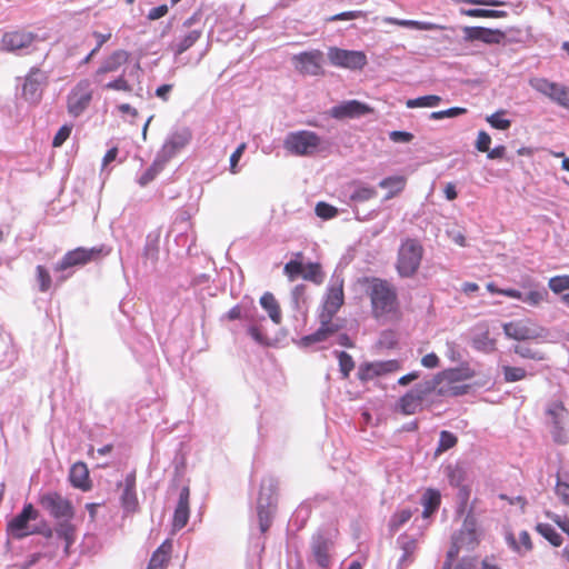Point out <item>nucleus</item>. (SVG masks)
I'll use <instances>...</instances> for the list:
<instances>
[{
	"label": "nucleus",
	"mask_w": 569,
	"mask_h": 569,
	"mask_svg": "<svg viewBox=\"0 0 569 569\" xmlns=\"http://www.w3.org/2000/svg\"><path fill=\"white\" fill-rule=\"evenodd\" d=\"M39 505L54 519L71 520L74 517L72 502L57 491L41 495Z\"/></svg>",
	"instance_id": "0eeeda50"
},
{
	"label": "nucleus",
	"mask_w": 569,
	"mask_h": 569,
	"mask_svg": "<svg viewBox=\"0 0 569 569\" xmlns=\"http://www.w3.org/2000/svg\"><path fill=\"white\" fill-rule=\"evenodd\" d=\"M458 442V438L450 431L442 430L440 432L438 447L436 449V453L440 455L451 448H453Z\"/></svg>",
	"instance_id": "a18cd8bd"
},
{
	"label": "nucleus",
	"mask_w": 569,
	"mask_h": 569,
	"mask_svg": "<svg viewBox=\"0 0 569 569\" xmlns=\"http://www.w3.org/2000/svg\"><path fill=\"white\" fill-rule=\"evenodd\" d=\"M482 331L472 339L475 349L482 352H492L496 349V340L489 337V329L487 325H479Z\"/></svg>",
	"instance_id": "f704fd0d"
},
{
	"label": "nucleus",
	"mask_w": 569,
	"mask_h": 569,
	"mask_svg": "<svg viewBox=\"0 0 569 569\" xmlns=\"http://www.w3.org/2000/svg\"><path fill=\"white\" fill-rule=\"evenodd\" d=\"M437 387L438 380H427L418 383L398 400L396 409L405 416L420 412L423 409V402Z\"/></svg>",
	"instance_id": "7ed1b4c3"
},
{
	"label": "nucleus",
	"mask_w": 569,
	"mask_h": 569,
	"mask_svg": "<svg viewBox=\"0 0 569 569\" xmlns=\"http://www.w3.org/2000/svg\"><path fill=\"white\" fill-rule=\"evenodd\" d=\"M366 12L361 10H355V11H345L341 13H337L335 16L326 18V22H335L340 20H353L359 18H366Z\"/></svg>",
	"instance_id": "6e6d98bb"
},
{
	"label": "nucleus",
	"mask_w": 569,
	"mask_h": 569,
	"mask_svg": "<svg viewBox=\"0 0 569 569\" xmlns=\"http://www.w3.org/2000/svg\"><path fill=\"white\" fill-rule=\"evenodd\" d=\"M56 533L59 538L66 541V552H68L70 546L76 540V527L70 522V520H63L56 528Z\"/></svg>",
	"instance_id": "e433bc0d"
},
{
	"label": "nucleus",
	"mask_w": 569,
	"mask_h": 569,
	"mask_svg": "<svg viewBox=\"0 0 569 569\" xmlns=\"http://www.w3.org/2000/svg\"><path fill=\"white\" fill-rule=\"evenodd\" d=\"M333 542L321 535L312 537L311 540V553L317 565L323 569H328L331 563V549Z\"/></svg>",
	"instance_id": "a211bd4d"
},
{
	"label": "nucleus",
	"mask_w": 569,
	"mask_h": 569,
	"mask_svg": "<svg viewBox=\"0 0 569 569\" xmlns=\"http://www.w3.org/2000/svg\"><path fill=\"white\" fill-rule=\"evenodd\" d=\"M423 247L419 240L413 238L405 239L397 254L396 270L401 278L413 277L421 264L423 258Z\"/></svg>",
	"instance_id": "f03ea898"
},
{
	"label": "nucleus",
	"mask_w": 569,
	"mask_h": 569,
	"mask_svg": "<svg viewBox=\"0 0 569 569\" xmlns=\"http://www.w3.org/2000/svg\"><path fill=\"white\" fill-rule=\"evenodd\" d=\"M465 38L468 41H481L487 44L501 43L506 34L499 29H489L485 27H466L463 29Z\"/></svg>",
	"instance_id": "f3484780"
},
{
	"label": "nucleus",
	"mask_w": 569,
	"mask_h": 569,
	"mask_svg": "<svg viewBox=\"0 0 569 569\" xmlns=\"http://www.w3.org/2000/svg\"><path fill=\"white\" fill-rule=\"evenodd\" d=\"M36 279L38 281L40 292H47L51 289L52 279L49 270L44 266L39 264L36 267Z\"/></svg>",
	"instance_id": "c03bdc74"
},
{
	"label": "nucleus",
	"mask_w": 569,
	"mask_h": 569,
	"mask_svg": "<svg viewBox=\"0 0 569 569\" xmlns=\"http://www.w3.org/2000/svg\"><path fill=\"white\" fill-rule=\"evenodd\" d=\"M383 21L388 24H395V26L416 29V30L429 31V30L443 29L442 26H439V24H436L432 22H423V21H416V20H402V19L392 18V17H386L383 19Z\"/></svg>",
	"instance_id": "7c9ffc66"
},
{
	"label": "nucleus",
	"mask_w": 569,
	"mask_h": 569,
	"mask_svg": "<svg viewBox=\"0 0 569 569\" xmlns=\"http://www.w3.org/2000/svg\"><path fill=\"white\" fill-rule=\"evenodd\" d=\"M373 109L358 100H349L335 106L330 110L331 117L336 119L357 118L363 114L371 113Z\"/></svg>",
	"instance_id": "6ab92c4d"
},
{
	"label": "nucleus",
	"mask_w": 569,
	"mask_h": 569,
	"mask_svg": "<svg viewBox=\"0 0 569 569\" xmlns=\"http://www.w3.org/2000/svg\"><path fill=\"white\" fill-rule=\"evenodd\" d=\"M302 278L316 284H321L325 280V273L322 272L321 264L318 262L307 263L303 268Z\"/></svg>",
	"instance_id": "ea45409f"
},
{
	"label": "nucleus",
	"mask_w": 569,
	"mask_h": 569,
	"mask_svg": "<svg viewBox=\"0 0 569 569\" xmlns=\"http://www.w3.org/2000/svg\"><path fill=\"white\" fill-rule=\"evenodd\" d=\"M328 59L332 66L350 70H361L368 62L365 52L337 47L328 49Z\"/></svg>",
	"instance_id": "1a4fd4ad"
},
{
	"label": "nucleus",
	"mask_w": 569,
	"mask_h": 569,
	"mask_svg": "<svg viewBox=\"0 0 569 569\" xmlns=\"http://www.w3.org/2000/svg\"><path fill=\"white\" fill-rule=\"evenodd\" d=\"M380 376L376 362L363 365L359 368L358 377L361 381H368Z\"/></svg>",
	"instance_id": "5fc2aeb1"
},
{
	"label": "nucleus",
	"mask_w": 569,
	"mask_h": 569,
	"mask_svg": "<svg viewBox=\"0 0 569 569\" xmlns=\"http://www.w3.org/2000/svg\"><path fill=\"white\" fill-rule=\"evenodd\" d=\"M503 331L508 338L518 341H546L548 336L546 328L529 319L507 322L503 325Z\"/></svg>",
	"instance_id": "20e7f679"
},
{
	"label": "nucleus",
	"mask_w": 569,
	"mask_h": 569,
	"mask_svg": "<svg viewBox=\"0 0 569 569\" xmlns=\"http://www.w3.org/2000/svg\"><path fill=\"white\" fill-rule=\"evenodd\" d=\"M441 502L440 492L436 489H427L422 495L421 505L423 506L422 516L425 518L430 517L433 512L437 511Z\"/></svg>",
	"instance_id": "473e14b6"
},
{
	"label": "nucleus",
	"mask_w": 569,
	"mask_h": 569,
	"mask_svg": "<svg viewBox=\"0 0 569 569\" xmlns=\"http://www.w3.org/2000/svg\"><path fill=\"white\" fill-rule=\"evenodd\" d=\"M441 569H476V559L472 557L461 558L455 567L443 563Z\"/></svg>",
	"instance_id": "338daca9"
},
{
	"label": "nucleus",
	"mask_w": 569,
	"mask_h": 569,
	"mask_svg": "<svg viewBox=\"0 0 569 569\" xmlns=\"http://www.w3.org/2000/svg\"><path fill=\"white\" fill-rule=\"evenodd\" d=\"M412 512L410 509H402L392 515L389 521V528L391 531H398L406 522L410 520Z\"/></svg>",
	"instance_id": "49530a36"
},
{
	"label": "nucleus",
	"mask_w": 569,
	"mask_h": 569,
	"mask_svg": "<svg viewBox=\"0 0 569 569\" xmlns=\"http://www.w3.org/2000/svg\"><path fill=\"white\" fill-rule=\"evenodd\" d=\"M34 38L33 33L27 31L7 32L2 37V46L9 51H14L29 47Z\"/></svg>",
	"instance_id": "393cba45"
},
{
	"label": "nucleus",
	"mask_w": 569,
	"mask_h": 569,
	"mask_svg": "<svg viewBox=\"0 0 569 569\" xmlns=\"http://www.w3.org/2000/svg\"><path fill=\"white\" fill-rule=\"evenodd\" d=\"M351 186L353 187V191L350 194V201L352 202H367L377 196V190L375 187L367 186L358 181H353Z\"/></svg>",
	"instance_id": "72a5a7b5"
},
{
	"label": "nucleus",
	"mask_w": 569,
	"mask_h": 569,
	"mask_svg": "<svg viewBox=\"0 0 569 569\" xmlns=\"http://www.w3.org/2000/svg\"><path fill=\"white\" fill-rule=\"evenodd\" d=\"M343 303V279L340 277H333L327 290L321 312L336 315Z\"/></svg>",
	"instance_id": "4468645a"
},
{
	"label": "nucleus",
	"mask_w": 569,
	"mask_h": 569,
	"mask_svg": "<svg viewBox=\"0 0 569 569\" xmlns=\"http://www.w3.org/2000/svg\"><path fill=\"white\" fill-rule=\"evenodd\" d=\"M337 357L339 360V368L342 373V377L348 378L350 372L355 368V361H353L352 357L349 353H347L346 351L337 352Z\"/></svg>",
	"instance_id": "3c124183"
},
{
	"label": "nucleus",
	"mask_w": 569,
	"mask_h": 569,
	"mask_svg": "<svg viewBox=\"0 0 569 569\" xmlns=\"http://www.w3.org/2000/svg\"><path fill=\"white\" fill-rule=\"evenodd\" d=\"M202 32L200 30H192L184 34L181 39H179L174 46V53L180 56L190 49L201 37Z\"/></svg>",
	"instance_id": "4c0bfd02"
},
{
	"label": "nucleus",
	"mask_w": 569,
	"mask_h": 569,
	"mask_svg": "<svg viewBox=\"0 0 569 569\" xmlns=\"http://www.w3.org/2000/svg\"><path fill=\"white\" fill-rule=\"evenodd\" d=\"M366 292L371 303V315L376 320H397L400 318V303L397 289L381 278H365Z\"/></svg>",
	"instance_id": "f257e3e1"
},
{
	"label": "nucleus",
	"mask_w": 569,
	"mask_h": 569,
	"mask_svg": "<svg viewBox=\"0 0 569 569\" xmlns=\"http://www.w3.org/2000/svg\"><path fill=\"white\" fill-rule=\"evenodd\" d=\"M548 287L555 293H561L566 290H569V276L562 274L550 278Z\"/></svg>",
	"instance_id": "603ef678"
},
{
	"label": "nucleus",
	"mask_w": 569,
	"mask_h": 569,
	"mask_svg": "<svg viewBox=\"0 0 569 569\" xmlns=\"http://www.w3.org/2000/svg\"><path fill=\"white\" fill-rule=\"evenodd\" d=\"M129 52L122 49L113 51L108 58L104 59V61L101 63V66L97 69L94 73V79L97 81H100L101 77L109 73L117 71L123 63H126L129 60Z\"/></svg>",
	"instance_id": "5701e85b"
},
{
	"label": "nucleus",
	"mask_w": 569,
	"mask_h": 569,
	"mask_svg": "<svg viewBox=\"0 0 569 569\" xmlns=\"http://www.w3.org/2000/svg\"><path fill=\"white\" fill-rule=\"evenodd\" d=\"M556 495L560 498V500L569 506V483L565 481L558 480L556 483Z\"/></svg>",
	"instance_id": "774afa93"
},
{
	"label": "nucleus",
	"mask_w": 569,
	"mask_h": 569,
	"mask_svg": "<svg viewBox=\"0 0 569 569\" xmlns=\"http://www.w3.org/2000/svg\"><path fill=\"white\" fill-rule=\"evenodd\" d=\"M316 213L322 219H332L338 214V209L329 203L319 202L316 206Z\"/></svg>",
	"instance_id": "bf43d9fd"
},
{
	"label": "nucleus",
	"mask_w": 569,
	"mask_h": 569,
	"mask_svg": "<svg viewBox=\"0 0 569 569\" xmlns=\"http://www.w3.org/2000/svg\"><path fill=\"white\" fill-rule=\"evenodd\" d=\"M104 89H107V90L123 91V92H131L132 91L131 84L128 82V80L123 76H120L116 80L108 82L104 86Z\"/></svg>",
	"instance_id": "052dcab7"
},
{
	"label": "nucleus",
	"mask_w": 569,
	"mask_h": 569,
	"mask_svg": "<svg viewBox=\"0 0 569 569\" xmlns=\"http://www.w3.org/2000/svg\"><path fill=\"white\" fill-rule=\"evenodd\" d=\"M440 101H441V98L439 96L429 94V96H423V97H419L416 99H409L406 102V106L410 109L431 108V107H437L440 103Z\"/></svg>",
	"instance_id": "79ce46f5"
},
{
	"label": "nucleus",
	"mask_w": 569,
	"mask_h": 569,
	"mask_svg": "<svg viewBox=\"0 0 569 569\" xmlns=\"http://www.w3.org/2000/svg\"><path fill=\"white\" fill-rule=\"evenodd\" d=\"M475 376L476 372L470 368V366L467 362H465L457 368L446 369L437 373L432 380H438V386L442 381H446L449 385H453L456 382L472 379Z\"/></svg>",
	"instance_id": "4be33fe9"
},
{
	"label": "nucleus",
	"mask_w": 569,
	"mask_h": 569,
	"mask_svg": "<svg viewBox=\"0 0 569 569\" xmlns=\"http://www.w3.org/2000/svg\"><path fill=\"white\" fill-rule=\"evenodd\" d=\"M320 143L321 139L316 132L301 130L289 133L283 146L293 154L308 156L316 152Z\"/></svg>",
	"instance_id": "423d86ee"
},
{
	"label": "nucleus",
	"mask_w": 569,
	"mask_h": 569,
	"mask_svg": "<svg viewBox=\"0 0 569 569\" xmlns=\"http://www.w3.org/2000/svg\"><path fill=\"white\" fill-rule=\"evenodd\" d=\"M513 352L521 357L522 359H529L535 361H543L547 359L545 352L537 350L529 345H516L513 347Z\"/></svg>",
	"instance_id": "58836bf2"
},
{
	"label": "nucleus",
	"mask_w": 569,
	"mask_h": 569,
	"mask_svg": "<svg viewBox=\"0 0 569 569\" xmlns=\"http://www.w3.org/2000/svg\"><path fill=\"white\" fill-rule=\"evenodd\" d=\"M567 413V408L562 401H553L547 409V415L550 417L552 425L557 423L558 421H560V423H565Z\"/></svg>",
	"instance_id": "37998d69"
},
{
	"label": "nucleus",
	"mask_w": 569,
	"mask_h": 569,
	"mask_svg": "<svg viewBox=\"0 0 569 569\" xmlns=\"http://www.w3.org/2000/svg\"><path fill=\"white\" fill-rule=\"evenodd\" d=\"M48 81V74L40 68H31L22 87L26 99L37 101L41 97L42 87Z\"/></svg>",
	"instance_id": "2eb2a0df"
},
{
	"label": "nucleus",
	"mask_w": 569,
	"mask_h": 569,
	"mask_svg": "<svg viewBox=\"0 0 569 569\" xmlns=\"http://www.w3.org/2000/svg\"><path fill=\"white\" fill-rule=\"evenodd\" d=\"M335 316L336 315L328 313V312H320V315H319L320 327L318 328V330L316 332L305 336L301 339V342L305 346H309V345H312L316 342L325 341L330 336L336 333L340 329V326L332 321Z\"/></svg>",
	"instance_id": "dca6fc26"
},
{
	"label": "nucleus",
	"mask_w": 569,
	"mask_h": 569,
	"mask_svg": "<svg viewBox=\"0 0 569 569\" xmlns=\"http://www.w3.org/2000/svg\"><path fill=\"white\" fill-rule=\"evenodd\" d=\"M92 99L91 82L88 79L78 81L67 96L68 113L74 118L80 117L89 108Z\"/></svg>",
	"instance_id": "39448f33"
},
{
	"label": "nucleus",
	"mask_w": 569,
	"mask_h": 569,
	"mask_svg": "<svg viewBox=\"0 0 569 569\" xmlns=\"http://www.w3.org/2000/svg\"><path fill=\"white\" fill-rule=\"evenodd\" d=\"M553 102L569 110V87L558 83V89Z\"/></svg>",
	"instance_id": "13d9d810"
},
{
	"label": "nucleus",
	"mask_w": 569,
	"mask_h": 569,
	"mask_svg": "<svg viewBox=\"0 0 569 569\" xmlns=\"http://www.w3.org/2000/svg\"><path fill=\"white\" fill-rule=\"evenodd\" d=\"M466 112H467V110L465 108L453 107V108L442 110V111H435L430 114V118L435 119V120H440L443 118L457 117V116L463 114Z\"/></svg>",
	"instance_id": "0e129e2a"
},
{
	"label": "nucleus",
	"mask_w": 569,
	"mask_h": 569,
	"mask_svg": "<svg viewBox=\"0 0 569 569\" xmlns=\"http://www.w3.org/2000/svg\"><path fill=\"white\" fill-rule=\"evenodd\" d=\"M268 491H269V495L267 497V503L263 505V490H264V487L261 488V491H260V496H259V499H258V518H259V526H260V530L261 532H267L271 526V522H272V513H273V509L276 508V500L272 498V496L276 495V491H277V485L273 480H269L268 481V487H267Z\"/></svg>",
	"instance_id": "ddd939ff"
},
{
	"label": "nucleus",
	"mask_w": 569,
	"mask_h": 569,
	"mask_svg": "<svg viewBox=\"0 0 569 569\" xmlns=\"http://www.w3.org/2000/svg\"><path fill=\"white\" fill-rule=\"evenodd\" d=\"M305 266L300 260H290L283 267V273L290 281L296 280L298 277H302Z\"/></svg>",
	"instance_id": "8fccbe9b"
},
{
	"label": "nucleus",
	"mask_w": 569,
	"mask_h": 569,
	"mask_svg": "<svg viewBox=\"0 0 569 569\" xmlns=\"http://www.w3.org/2000/svg\"><path fill=\"white\" fill-rule=\"evenodd\" d=\"M376 363L380 376L398 371L401 368V365L398 360L378 361Z\"/></svg>",
	"instance_id": "69168bd1"
},
{
	"label": "nucleus",
	"mask_w": 569,
	"mask_h": 569,
	"mask_svg": "<svg viewBox=\"0 0 569 569\" xmlns=\"http://www.w3.org/2000/svg\"><path fill=\"white\" fill-rule=\"evenodd\" d=\"M503 114H505L503 110L497 111L496 113L489 116L487 118V121L495 129L507 130L510 128L511 121L509 119L502 118Z\"/></svg>",
	"instance_id": "864d4df0"
},
{
	"label": "nucleus",
	"mask_w": 569,
	"mask_h": 569,
	"mask_svg": "<svg viewBox=\"0 0 569 569\" xmlns=\"http://www.w3.org/2000/svg\"><path fill=\"white\" fill-rule=\"evenodd\" d=\"M171 550V542L163 541L152 553L147 569H164L170 560Z\"/></svg>",
	"instance_id": "bb28decb"
},
{
	"label": "nucleus",
	"mask_w": 569,
	"mask_h": 569,
	"mask_svg": "<svg viewBox=\"0 0 569 569\" xmlns=\"http://www.w3.org/2000/svg\"><path fill=\"white\" fill-rule=\"evenodd\" d=\"M69 479L74 488H79L83 491L91 489L89 470L84 462L79 461L72 465Z\"/></svg>",
	"instance_id": "a878e982"
},
{
	"label": "nucleus",
	"mask_w": 569,
	"mask_h": 569,
	"mask_svg": "<svg viewBox=\"0 0 569 569\" xmlns=\"http://www.w3.org/2000/svg\"><path fill=\"white\" fill-rule=\"evenodd\" d=\"M38 511L31 503L24 505L22 511L14 516L7 525V533L13 539H22L30 535L28 522L38 518ZM33 533V531H31Z\"/></svg>",
	"instance_id": "f8f14e48"
},
{
	"label": "nucleus",
	"mask_w": 569,
	"mask_h": 569,
	"mask_svg": "<svg viewBox=\"0 0 569 569\" xmlns=\"http://www.w3.org/2000/svg\"><path fill=\"white\" fill-rule=\"evenodd\" d=\"M547 297V291L542 290H533L527 293L526 296L522 295V301L530 305V306H539Z\"/></svg>",
	"instance_id": "e2e57ef3"
},
{
	"label": "nucleus",
	"mask_w": 569,
	"mask_h": 569,
	"mask_svg": "<svg viewBox=\"0 0 569 569\" xmlns=\"http://www.w3.org/2000/svg\"><path fill=\"white\" fill-rule=\"evenodd\" d=\"M463 13L471 18H505L508 16L506 11L492 9H469Z\"/></svg>",
	"instance_id": "de8ad7c7"
},
{
	"label": "nucleus",
	"mask_w": 569,
	"mask_h": 569,
	"mask_svg": "<svg viewBox=\"0 0 569 569\" xmlns=\"http://www.w3.org/2000/svg\"><path fill=\"white\" fill-rule=\"evenodd\" d=\"M71 131H72V126L71 124H63L58 130L56 136L53 137L52 146L54 148L61 147L67 141V139L70 137Z\"/></svg>",
	"instance_id": "680f3d73"
},
{
	"label": "nucleus",
	"mask_w": 569,
	"mask_h": 569,
	"mask_svg": "<svg viewBox=\"0 0 569 569\" xmlns=\"http://www.w3.org/2000/svg\"><path fill=\"white\" fill-rule=\"evenodd\" d=\"M551 436L553 441L558 445H567L569 442V437L565 430V426L563 423H560V421L552 425Z\"/></svg>",
	"instance_id": "4d7b16f0"
},
{
	"label": "nucleus",
	"mask_w": 569,
	"mask_h": 569,
	"mask_svg": "<svg viewBox=\"0 0 569 569\" xmlns=\"http://www.w3.org/2000/svg\"><path fill=\"white\" fill-rule=\"evenodd\" d=\"M190 516V489L184 486L179 495V500L172 518L173 530H181L187 526Z\"/></svg>",
	"instance_id": "aec40b11"
},
{
	"label": "nucleus",
	"mask_w": 569,
	"mask_h": 569,
	"mask_svg": "<svg viewBox=\"0 0 569 569\" xmlns=\"http://www.w3.org/2000/svg\"><path fill=\"white\" fill-rule=\"evenodd\" d=\"M261 307L268 312L270 319L280 325L282 321V312L280 305L271 292H264L260 298Z\"/></svg>",
	"instance_id": "c85d7f7f"
},
{
	"label": "nucleus",
	"mask_w": 569,
	"mask_h": 569,
	"mask_svg": "<svg viewBox=\"0 0 569 569\" xmlns=\"http://www.w3.org/2000/svg\"><path fill=\"white\" fill-rule=\"evenodd\" d=\"M192 139V131L188 127L173 131L164 141L158 154V161L166 163L184 149Z\"/></svg>",
	"instance_id": "9d476101"
},
{
	"label": "nucleus",
	"mask_w": 569,
	"mask_h": 569,
	"mask_svg": "<svg viewBox=\"0 0 569 569\" xmlns=\"http://www.w3.org/2000/svg\"><path fill=\"white\" fill-rule=\"evenodd\" d=\"M406 184L407 178L403 176L387 177L379 182L380 188L388 189L385 200H390L397 197L399 193L403 191Z\"/></svg>",
	"instance_id": "cd10ccee"
},
{
	"label": "nucleus",
	"mask_w": 569,
	"mask_h": 569,
	"mask_svg": "<svg viewBox=\"0 0 569 569\" xmlns=\"http://www.w3.org/2000/svg\"><path fill=\"white\" fill-rule=\"evenodd\" d=\"M323 53L320 50L300 52L292 57V63L302 76H322Z\"/></svg>",
	"instance_id": "9b49d317"
},
{
	"label": "nucleus",
	"mask_w": 569,
	"mask_h": 569,
	"mask_svg": "<svg viewBox=\"0 0 569 569\" xmlns=\"http://www.w3.org/2000/svg\"><path fill=\"white\" fill-rule=\"evenodd\" d=\"M465 542H468L472 546L477 543L475 529L463 528L458 533L452 536L451 545L449 550L447 551L446 560L443 563L449 562V566H452Z\"/></svg>",
	"instance_id": "412c9836"
},
{
	"label": "nucleus",
	"mask_w": 569,
	"mask_h": 569,
	"mask_svg": "<svg viewBox=\"0 0 569 569\" xmlns=\"http://www.w3.org/2000/svg\"><path fill=\"white\" fill-rule=\"evenodd\" d=\"M536 530L546 540H548L553 547H560L562 545V537L556 531V529L549 523H538Z\"/></svg>",
	"instance_id": "a19ab883"
},
{
	"label": "nucleus",
	"mask_w": 569,
	"mask_h": 569,
	"mask_svg": "<svg viewBox=\"0 0 569 569\" xmlns=\"http://www.w3.org/2000/svg\"><path fill=\"white\" fill-rule=\"evenodd\" d=\"M506 541L509 547L518 553H523L532 550V541L528 531L523 530L519 533V542L512 532L506 535Z\"/></svg>",
	"instance_id": "2f4dec72"
},
{
	"label": "nucleus",
	"mask_w": 569,
	"mask_h": 569,
	"mask_svg": "<svg viewBox=\"0 0 569 569\" xmlns=\"http://www.w3.org/2000/svg\"><path fill=\"white\" fill-rule=\"evenodd\" d=\"M529 86L537 92L546 96L553 101L558 89V82H553L542 77H533L529 79Z\"/></svg>",
	"instance_id": "c756f323"
},
{
	"label": "nucleus",
	"mask_w": 569,
	"mask_h": 569,
	"mask_svg": "<svg viewBox=\"0 0 569 569\" xmlns=\"http://www.w3.org/2000/svg\"><path fill=\"white\" fill-rule=\"evenodd\" d=\"M503 379L506 382H516L527 377V371L521 367L503 366Z\"/></svg>",
	"instance_id": "09e8293b"
},
{
	"label": "nucleus",
	"mask_w": 569,
	"mask_h": 569,
	"mask_svg": "<svg viewBox=\"0 0 569 569\" xmlns=\"http://www.w3.org/2000/svg\"><path fill=\"white\" fill-rule=\"evenodd\" d=\"M102 248H84L78 247L64 253L61 260L56 264L57 272L66 271L69 268L82 267L89 262L98 260L102 256Z\"/></svg>",
	"instance_id": "6e6552de"
},
{
	"label": "nucleus",
	"mask_w": 569,
	"mask_h": 569,
	"mask_svg": "<svg viewBox=\"0 0 569 569\" xmlns=\"http://www.w3.org/2000/svg\"><path fill=\"white\" fill-rule=\"evenodd\" d=\"M121 505L128 512H134L139 508V501L136 493V471L126 476L124 489L121 495Z\"/></svg>",
	"instance_id": "b1692460"
},
{
	"label": "nucleus",
	"mask_w": 569,
	"mask_h": 569,
	"mask_svg": "<svg viewBox=\"0 0 569 569\" xmlns=\"http://www.w3.org/2000/svg\"><path fill=\"white\" fill-rule=\"evenodd\" d=\"M399 542L402 550V556L399 559V566L412 563L413 555L417 550V540L408 536H402L399 538Z\"/></svg>",
	"instance_id": "c9c22d12"
}]
</instances>
